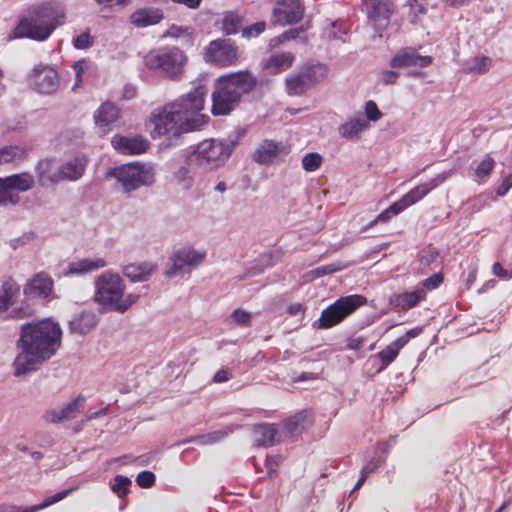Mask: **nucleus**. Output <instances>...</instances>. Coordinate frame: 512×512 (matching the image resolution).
I'll list each match as a JSON object with an SVG mask.
<instances>
[{"instance_id":"nucleus-1","label":"nucleus","mask_w":512,"mask_h":512,"mask_svg":"<svg viewBox=\"0 0 512 512\" xmlns=\"http://www.w3.org/2000/svg\"><path fill=\"white\" fill-rule=\"evenodd\" d=\"M208 78V73H200L191 81L192 88L187 93L152 114L154 131L158 135L172 131V135L163 142L165 147L179 145L184 133L200 131L209 123L210 117L202 113L208 95Z\"/></svg>"},{"instance_id":"nucleus-2","label":"nucleus","mask_w":512,"mask_h":512,"mask_svg":"<svg viewBox=\"0 0 512 512\" xmlns=\"http://www.w3.org/2000/svg\"><path fill=\"white\" fill-rule=\"evenodd\" d=\"M62 335L59 322L52 317L22 323L15 343L14 375H27L49 361L61 347Z\"/></svg>"},{"instance_id":"nucleus-3","label":"nucleus","mask_w":512,"mask_h":512,"mask_svg":"<svg viewBox=\"0 0 512 512\" xmlns=\"http://www.w3.org/2000/svg\"><path fill=\"white\" fill-rule=\"evenodd\" d=\"M66 11L58 1H46L35 5L28 15L18 18L15 27L8 34V40L30 39L43 42L65 23Z\"/></svg>"},{"instance_id":"nucleus-4","label":"nucleus","mask_w":512,"mask_h":512,"mask_svg":"<svg viewBox=\"0 0 512 512\" xmlns=\"http://www.w3.org/2000/svg\"><path fill=\"white\" fill-rule=\"evenodd\" d=\"M246 134L247 128L238 126L226 137L207 138L191 145L186 163L203 173L216 171L226 165Z\"/></svg>"},{"instance_id":"nucleus-5","label":"nucleus","mask_w":512,"mask_h":512,"mask_svg":"<svg viewBox=\"0 0 512 512\" xmlns=\"http://www.w3.org/2000/svg\"><path fill=\"white\" fill-rule=\"evenodd\" d=\"M259 85L257 77L248 69L228 72L214 81L211 94V113L215 117L230 115Z\"/></svg>"},{"instance_id":"nucleus-6","label":"nucleus","mask_w":512,"mask_h":512,"mask_svg":"<svg viewBox=\"0 0 512 512\" xmlns=\"http://www.w3.org/2000/svg\"><path fill=\"white\" fill-rule=\"evenodd\" d=\"M140 298V294L126 293V284L119 273L105 270L94 280L92 300L99 306L102 314L126 313Z\"/></svg>"},{"instance_id":"nucleus-7","label":"nucleus","mask_w":512,"mask_h":512,"mask_svg":"<svg viewBox=\"0 0 512 512\" xmlns=\"http://www.w3.org/2000/svg\"><path fill=\"white\" fill-rule=\"evenodd\" d=\"M106 176L116 179L121 184L123 192L131 193L155 183V168L152 163L131 161L110 168Z\"/></svg>"},{"instance_id":"nucleus-8","label":"nucleus","mask_w":512,"mask_h":512,"mask_svg":"<svg viewBox=\"0 0 512 512\" xmlns=\"http://www.w3.org/2000/svg\"><path fill=\"white\" fill-rule=\"evenodd\" d=\"M329 67L322 62L307 61L285 78V91L289 96H303L328 78Z\"/></svg>"},{"instance_id":"nucleus-9","label":"nucleus","mask_w":512,"mask_h":512,"mask_svg":"<svg viewBox=\"0 0 512 512\" xmlns=\"http://www.w3.org/2000/svg\"><path fill=\"white\" fill-rule=\"evenodd\" d=\"M367 303V298L359 294L341 296L328 307L322 310L321 315L314 323L319 329H330Z\"/></svg>"},{"instance_id":"nucleus-10","label":"nucleus","mask_w":512,"mask_h":512,"mask_svg":"<svg viewBox=\"0 0 512 512\" xmlns=\"http://www.w3.org/2000/svg\"><path fill=\"white\" fill-rule=\"evenodd\" d=\"M146 61L149 68L160 69L169 80L179 81L184 73L187 57L181 49L170 47L157 54H149Z\"/></svg>"},{"instance_id":"nucleus-11","label":"nucleus","mask_w":512,"mask_h":512,"mask_svg":"<svg viewBox=\"0 0 512 512\" xmlns=\"http://www.w3.org/2000/svg\"><path fill=\"white\" fill-rule=\"evenodd\" d=\"M204 61L220 68L234 65L238 58V47L229 38H218L210 41L204 48Z\"/></svg>"},{"instance_id":"nucleus-12","label":"nucleus","mask_w":512,"mask_h":512,"mask_svg":"<svg viewBox=\"0 0 512 512\" xmlns=\"http://www.w3.org/2000/svg\"><path fill=\"white\" fill-rule=\"evenodd\" d=\"M362 11L366 12L367 23L378 36L389 27L395 5L392 0H362Z\"/></svg>"},{"instance_id":"nucleus-13","label":"nucleus","mask_w":512,"mask_h":512,"mask_svg":"<svg viewBox=\"0 0 512 512\" xmlns=\"http://www.w3.org/2000/svg\"><path fill=\"white\" fill-rule=\"evenodd\" d=\"M206 253L197 251L192 247H183L170 256L171 266L166 269L164 275L167 278L184 276L197 268L205 259Z\"/></svg>"},{"instance_id":"nucleus-14","label":"nucleus","mask_w":512,"mask_h":512,"mask_svg":"<svg viewBox=\"0 0 512 512\" xmlns=\"http://www.w3.org/2000/svg\"><path fill=\"white\" fill-rule=\"evenodd\" d=\"M54 287V280L46 272L34 274L23 287V295L27 299L50 297Z\"/></svg>"},{"instance_id":"nucleus-15","label":"nucleus","mask_w":512,"mask_h":512,"mask_svg":"<svg viewBox=\"0 0 512 512\" xmlns=\"http://www.w3.org/2000/svg\"><path fill=\"white\" fill-rule=\"evenodd\" d=\"M111 145L122 155H140L148 150L150 142L142 135L125 136L116 134L111 139Z\"/></svg>"},{"instance_id":"nucleus-16","label":"nucleus","mask_w":512,"mask_h":512,"mask_svg":"<svg viewBox=\"0 0 512 512\" xmlns=\"http://www.w3.org/2000/svg\"><path fill=\"white\" fill-rule=\"evenodd\" d=\"M433 59L428 55L419 54L412 47H405L399 50L390 60L392 68H425L432 63Z\"/></svg>"},{"instance_id":"nucleus-17","label":"nucleus","mask_w":512,"mask_h":512,"mask_svg":"<svg viewBox=\"0 0 512 512\" xmlns=\"http://www.w3.org/2000/svg\"><path fill=\"white\" fill-rule=\"evenodd\" d=\"M35 78V90L41 94H52L59 87V75L57 71L48 66L36 65L32 70Z\"/></svg>"},{"instance_id":"nucleus-18","label":"nucleus","mask_w":512,"mask_h":512,"mask_svg":"<svg viewBox=\"0 0 512 512\" xmlns=\"http://www.w3.org/2000/svg\"><path fill=\"white\" fill-rule=\"evenodd\" d=\"M34 171L37 177V183L40 187L56 186L61 182L59 166H56V161L53 157L40 159L36 163Z\"/></svg>"},{"instance_id":"nucleus-19","label":"nucleus","mask_w":512,"mask_h":512,"mask_svg":"<svg viewBox=\"0 0 512 512\" xmlns=\"http://www.w3.org/2000/svg\"><path fill=\"white\" fill-rule=\"evenodd\" d=\"M99 318L92 310H81L72 314L68 321V330L72 335L85 336L98 324Z\"/></svg>"},{"instance_id":"nucleus-20","label":"nucleus","mask_w":512,"mask_h":512,"mask_svg":"<svg viewBox=\"0 0 512 512\" xmlns=\"http://www.w3.org/2000/svg\"><path fill=\"white\" fill-rule=\"evenodd\" d=\"M285 145L281 141L264 139L253 153V160L259 165H270L278 156L285 153Z\"/></svg>"},{"instance_id":"nucleus-21","label":"nucleus","mask_w":512,"mask_h":512,"mask_svg":"<svg viewBox=\"0 0 512 512\" xmlns=\"http://www.w3.org/2000/svg\"><path fill=\"white\" fill-rule=\"evenodd\" d=\"M164 18V11L161 8L144 6L130 14L129 22L137 28H146L159 24Z\"/></svg>"},{"instance_id":"nucleus-22","label":"nucleus","mask_w":512,"mask_h":512,"mask_svg":"<svg viewBox=\"0 0 512 512\" xmlns=\"http://www.w3.org/2000/svg\"><path fill=\"white\" fill-rule=\"evenodd\" d=\"M89 160L84 153L75 155L59 166L61 181L74 182L79 180L85 173Z\"/></svg>"},{"instance_id":"nucleus-23","label":"nucleus","mask_w":512,"mask_h":512,"mask_svg":"<svg viewBox=\"0 0 512 512\" xmlns=\"http://www.w3.org/2000/svg\"><path fill=\"white\" fill-rule=\"evenodd\" d=\"M157 264L151 261L129 263L122 268V274L132 283L146 282L157 271Z\"/></svg>"},{"instance_id":"nucleus-24","label":"nucleus","mask_w":512,"mask_h":512,"mask_svg":"<svg viewBox=\"0 0 512 512\" xmlns=\"http://www.w3.org/2000/svg\"><path fill=\"white\" fill-rule=\"evenodd\" d=\"M426 298V291L423 288H416L412 291H405L399 294H393L389 298V304L394 308H401L407 311L416 307Z\"/></svg>"},{"instance_id":"nucleus-25","label":"nucleus","mask_w":512,"mask_h":512,"mask_svg":"<svg viewBox=\"0 0 512 512\" xmlns=\"http://www.w3.org/2000/svg\"><path fill=\"white\" fill-rule=\"evenodd\" d=\"M85 405V398L81 395L67 403L60 410H50L47 412V420L52 423L74 419Z\"/></svg>"},{"instance_id":"nucleus-26","label":"nucleus","mask_w":512,"mask_h":512,"mask_svg":"<svg viewBox=\"0 0 512 512\" xmlns=\"http://www.w3.org/2000/svg\"><path fill=\"white\" fill-rule=\"evenodd\" d=\"M34 186V178L28 172L15 173L1 177L4 192H26Z\"/></svg>"},{"instance_id":"nucleus-27","label":"nucleus","mask_w":512,"mask_h":512,"mask_svg":"<svg viewBox=\"0 0 512 512\" xmlns=\"http://www.w3.org/2000/svg\"><path fill=\"white\" fill-rule=\"evenodd\" d=\"M255 445L257 447H271L279 442L277 440L278 428L274 423H260L253 428Z\"/></svg>"},{"instance_id":"nucleus-28","label":"nucleus","mask_w":512,"mask_h":512,"mask_svg":"<svg viewBox=\"0 0 512 512\" xmlns=\"http://www.w3.org/2000/svg\"><path fill=\"white\" fill-rule=\"evenodd\" d=\"M120 109L111 102H103L94 113V120L97 127L105 128L115 123L120 118Z\"/></svg>"},{"instance_id":"nucleus-29","label":"nucleus","mask_w":512,"mask_h":512,"mask_svg":"<svg viewBox=\"0 0 512 512\" xmlns=\"http://www.w3.org/2000/svg\"><path fill=\"white\" fill-rule=\"evenodd\" d=\"M105 266L106 261L103 258H84L79 261L70 262L64 272V275H84L86 273L103 268Z\"/></svg>"},{"instance_id":"nucleus-30","label":"nucleus","mask_w":512,"mask_h":512,"mask_svg":"<svg viewBox=\"0 0 512 512\" xmlns=\"http://www.w3.org/2000/svg\"><path fill=\"white\" fill-rule=\"evenodd\" d=\"M294 61L295 56L291 52L276 53L266 60L263 68L269 70L272 75H277L291 68Z\"/></svg>"},{"instance_id":"nucleus-31","label":"nucleus","mask_w":512,"mask_h":512,"mask_svg":"<svg viewBox=\"0 0 512 512\" xmlns=\"http://www.w3.org/2000/svg\"><path fill=\"white\" fill-rule=\"evenodd\" d=\"M20 286L12 278L4 281L0 287V304L2 309L8 311L17 301Z\"/></svg>"},{"instance_id":"nucleus-32","label":"nucleus","mask_w":512,"mask_h":512,"mask_svg":"<svg viewBox=\"0 0 512 512\" xmlns=\"http://www.w3.org/2000/svg\"><path fill=\"white\" fill-rule=\"evenodd\" d=\"M233 427L226 426L219 430H215L206 434L197 435L195 437H190L183 441V443H197L199 445H208L214 444L223 441L227 438L231 433H233Z\"/></svg>"},{"instance_id":"nucleus-33","label":"nucleus","mask_w":512,"mask_h":512,"mask_svg":"<svg viewBox=\"0 0 512 512\" xmlns=\"http://www.w3.org/2000/svg\"><path fill=\"white\" fill-rule=\"evenodd\" d=\"M402 347L396 340L387 345L383 350L374 355L379 360L380 365L376 369V373L384 371L391 363L395 361Z\"/></svg>"},{"instance_id":"nucleus-34","label":"nucleus","mask_w":512,"mask_h":512,"mask_svg":"<svg viewBox=\"0 0 512 512\" xmlns=\"http://www.w3.org/2000/svg\"><path fill=\"white\" fill-rule=\"evenodd\" d=\"M369 124L367 121L362 117H355L350 119L349 121L343 123L339 127V133L340 135L345 139H353L355 138L360 132L367 129Z\"/></svg>"},{"instance_id":"nucleus-35","label":"nucleus","mask_w":512,"mask_h":512,"mask_svg":"<svg viewBox=\"0 0 512 512\" xmlns=\"http://www.w3.org/2000/svg\"><path fill=\"white\" fill-rule=\"evenodd\" d=\"M404 211V208L397 201L390 204L386 209H384L381 213H379L372 221H370L365 227L362 228V231H367L368 229L374 227L378 223H387L393 216L399 215Z\"/></svg>"},{"instance_id":"nucleus-36","label":"nucleus","mask_w":512,"mask_h":512,"mask_svg":"<svg viewBox=\"0 0 512 512\" xmlns=\"http://www.w3.org/2000/svg\"><path fill=\"white\" fill-rule=\"evenodd\" d=\"M427 187L424 186V184H419L416 187L409 190L406 194H404L398 202L401 204V206L405 209L408 207L416 204L420 200H422L425 196H427L429 193L427 192Z\"/></svg>"},{"instance_id":"nucleus-37","label":"nucleus","mask_w":512,"mask_h":512,"mask_svg":"<svg viewBox=\"0 0 512 512\" xmlns=\"http://www.w3.org/2000/svg\"><path fill=\"white\" fill-rule=\"evenodd\" d=\"M242 17L234 11L226 12L222 19V32L225 36L234 35L239 32Z\"/></svg>"},{"instance_id":"nucleus-38","label":"nucleus","mask_w":512,"mask_h":512,"mask_svg":"<svg viewBox=\"0 0 512 512\" xmlns=\"http://www.w3.org/2000/svg\"><path fill=\"white\" fill-rule=\"evenodd\" d=\"M303 31V26H299L282 32L280 35L275 36L269 40L268 49L273 50L287 41L296 39Z\"/></svg>"},{"instance_id":"nucleus-39","label":"nucleus","mask_w":512,"mask_h":512,"mask_svg":"<svg viewBox=\"0 0 512 512\" xmlns=\"http://www.w3.org/2000/svg\"><path fill=\"white\" fill-rule=\"evenodd\" d=\"M131 485L132 481L128 476L118 474L114 477V483L111 485V490L120 499H123L130 493Z\"/></svg>"},{"instance_id":"nucleus-40","label":"nucleus","mask_w":512,"mask_h":512,"mask_svg":"<svg viewBox=\"0 0 512 512\" xmlns=\"http://www.w3.org/2000/svg\"><path fill=\"white\" fill-rule=\"evenodd\" d=\"M323 162V157L317 152H309L302 158V167L306 172L318 170Z\"/></svg>"},{"instance_id":"nucleus-41","label":"nucleus","mask_w":512,"mask_h":512,"mask_svg":"<svg viewBox=\"0 0 512 512\" xmlns=\"http://www.w3.org/2000/svg\"><path fill=\"white\" fill-rule=\"evenodd\" d=\"M94 37L90 33V29H86L84 32L73 37L72 44L76 50H87L94 45Z\"/></svg>"},{"instance_id":"nucleus-42","label":"nucleus","mask_w":512,"mask_h":512,"mask_svg":"<svg viewBox=\"0 0 512 512\" xmlns=\"http://www.w3.org/2000/svg\"><path fill=\"white\" fill-rule=\"evenodd\" d=\"M439 257L440 251L437 248H430L420 256L419 261L424 267L433 270L437 267H441V263L438 262Z\"/></svg>"},{"instance_id":"nucleus-43","label":"nucleus","mask_w":512,"mask_h":512,"mask_svg":"<svg viewBox=\"0 0 512 512\" xmlns=\"http://www.w3.org/2000/svg\"><path fill=\"white\" fill-rule=\"evenodd\" d=\"M305 418L304 412L296 413L293 416H290L283 422V426L287 434L290 436H293L300 426V424L303 422Z\"/></svg>"},{"instance_id":"nucleus-44","label":"nucleus","mask_w":512,"mask_h":512,"mask_svg":"<svg viewBox=\"0 0 512 512\" xmlns=\"http://www.w3.org/2000/svg\"><path fill=\"white\" fill-rule=\"evenodd\" d=\"M135 482L140 488L149 489L155 485L156 476L150 470H143L137 474Z\"/></svg>"},{"instance_id":"nucleus-45","label":"nucleus","mask_w":512,"mask_h":512,"mask_svg":"<svg viewBox=\"0 0 512 512\" xmlns=\"http://www.w3.org/2000/svg\"><path fill=\"white\" fill-rule=\"evenodd\" d=\"M364 113L366 117V121L369 124V122H376L380 120L383 116V113L378 108L377 104L373 100H368L365 102L364 105Z\"/></svg>"},{"instance_id":"nucleus-46","label":"nucleus","mask_w":512,"mask_h":512,"mask_svg":"<svg viewBox=\"0 0 512 512\" xmlns=\"http://www.w3.org/2000/svg\"><path fill=\"white\" fill-rule=\"evenodd\" d=\"M495 166L494 159L487 155L476 167L475 174L478 178L488 177Z\"/></svg>"},{"instance_id":"nucleus-47","label":"nucleus","mask_w":512,"mask_h":512,"mask_svg":"<svg viewBox=\"0 0 512 512\" xmlns=\"http://www.w3.org/2000/svg\"><path fill=\"white\" fill-rule=\"evenodd\" d=\"M406 5L410 7L409 16L411 23H416L418 16L425 15L428 11L427 7L423 3L419 2V0H415V2L407 0Z\"/></svg>"},{"instance_id":"nucleus-48","label":"nucleus","mask_w":512,"mask_h":512,"mask_svg":"<svg viewBox=\"0 0 512 512\" xmlns=\"http://www.w3.org/2000/svg\"><path fill=\"white\" fill-rule=\"evenodd\" d=\"M386 462V455H377L372 457L366 464L362 467L361 472L365 475L369 476L374 473L378 468H380Z\"/></svg>"},{"instance_id":"nucleus-49","label":"nucleus","mask_w":512,"mask_h":512,"mask_svg":"<svg viewBox=\"0 0 512 512\" xmlns=\"http://www.w3.org/2000/svg\"><path fill=\"white\" fill-rule=\"evenodd\" d=\"M330 26L331 28L327 31L330 40L342 39V36L347 34V28L341 20L332 21Z\"/></svg>"},{"instance_id":"nucleus-50","label":"nucleus","mask_w":512,"mask_h":512,"mask_svg":"<svg viewBox=\"0 0 512 512\" xmlns=\"http://www.w3.org/2000/svg\"><path fill=\"white\" fill-rule=\"evenodd\" d=\"M266 29V22L265 21H257L249 26H246L242 29V37L244 38H251V37H257L260 34H262Z\"/></svg>"},{"instance_id":"nucleus-51","label":"nucleus","mask_w":512,"mask_h":512,"mask_svg":"<svg viewBox=\"0 0 512 512\" xmlns=\"http://www.w3.org/2000/svg\"><path fill=\"white\" fill-rule=\"evenodd\" d=\"M444 281V275L441 271L433 273L431 276L426 278L422 282V287L424 290L427 289L429 291H432L434 289H437Z\"/></svg>"},{"instance_id":"nucleus-52","label":"nucleus","mask_w":512,"mask_h":512,"mask_svg":"<svg viewBox=\"0 0 512 512\" xmlns=\"http://www.w3.org/2000/svg\"><path fill=\"white\" fill-rule=\"evenodd\" d=\"M230 316L234 323L242 326H248L252 319L251 313L241 308L234 309Z\"/></svg>"},{"instance_id":"nucleus-53","label":"nucleus","mask_w":512,"mask_h":512,"mask_svg":"<svg viewBox=\"0 0 512 512\" xmlns=\"http://www.w3.org/2000/svg\"><path fill=\"white\" fill-rule=\"evenodd\" d=\"M343 266L339 263H330L327 265L316 267L312 273L315 277H322L325 275H329L335 272L340 271Z\"/></svg>"},{"instance_id":"nucleus-54","label":"nucleus","mask_w":512,"mask_h":512,"mask_svg":"<svg viewBox=\"0 0 512 512\" xmlns=\"http://www.w3.org/2000/svg\"><path fill=\"white\" fill-rule=\"evenodd\" d=\"M303 16V12L299 8H290V10H285L282 25L286 24H296L298 23Z\"/></svg>"},{"instance_id":"nucleus-55","label":"nucleus","mask_w":512,"mask_h":512,"mask_svg":"<svg viewBox=\"0 0 512 512\" xmlns=\"http://www.w3.org/2000/svg\"><path fill=\"white\" fill-rule=\"evenodd\" d=\"M423 332V327H414L406 331V333L396 339L398 344L403 348L411 339L416 338Z\"/></svg>"},{"instance_id":"nucleus-56","label":"nucleus","mask_w":512,"mask_h":512,"mask_svg":"<svg viewBox=\"0 0 512 512\" xmlns=\"http://www.w3.org/2000/svg\"><path fill=\"white\" fill-rule=\"evenodd\" d=\"M6 312H7V314L4 316V319H6V320L7 319L20 320V319H24L30 315L28 310L26 308H24L23 306L14 307L12 309H9Z\"/></svg>"},{"instance_id":"nucleus-57","label":"nucleus","mask_w":512,"mask_h":512,"mask_svg":"<svg viewBox=\"0 0 512 512\" xmlns=\"http://www.w3.org/2000/svg\"><path fill=\"white\" fill-rule=\"evenodd\" d=\"M449 174H450L449 172L439 173L434 178L429 180L428 182L423 183L424 186H426L428 188L427 192L430 193L432 190H434L435 188L440 186L442 183H444L447 180V178L449 177Z\"/></svg>"},{"instance_id":"nucleus-58","label":"nucleus","mask_w":512,"mask_h":512,"mask_svg":"<svg viewBox=\"0 0 512 512\" xmlns=\"http://www.w3.org/2000/svg\"><path fill=\"white\" fill-rule=\"evenodd\" d=\"M512 188V173L507 174L501 184L496 188V195L499 197H504L509 190Z\"/></svg>"},{"instance_id":"nucleus-59","label":"nucleus","mask_w":512,"mask_h":512,"mask_svg":"<svg viewBox=\"0 0 512 512\" xmlns=\"http://www.w3.org/2000/svg\"><path fill=\"white\" fill-rule=\"evenodd\" d=\"M20 202V196L14 192H3L0 206H7L8 204L17 205Z\"/></svg>"},{"instance_id":"nucleus-60","label":"nucleus","mask_w":512,"mask_h":512,"mask_svg":"<svg viewBox=\"0 0 512 512\" xmlns=\"http://www.w3.org/2000/svg\"><path fill=\"white\" fill-rule=\"evenodd\" d=\"M305 312H306V307L303 303H293V304H290L287 309H286V313L289 315V316H297V315H301V319L304 318L305 316Z\"/></svg>"},{"instance_id":"nucleus-61","label":"nucleus","mask_w":512,"mask_h":512,"mask_svg":"<svg viewBox=\"0 0 512 512\" xmlns=\"http://www.w3.org/2000/svg\"><path fill=\"white\" fill-rule=\"evenodd\" d=\"M366 338L364 336L359 337H348L346 339V349L348 350H359L365 343Z\"/></svg>"},{"instance_id":"nucleus-62","label":"nucleus","mask_w":512,"mask_h":512,"mask_svg":"<svg viewBox=\"0 0 512 512\" xmlns=\"http://www.w3.org/2000/svg\"><path fill=\"white\" fill-rule=\"evenodd\" d=\"M399 77V73L395 70H385L382 72L381 81L385 85L395 84Z\"/></svg>"},{"instance_id":"nucleus-63","label":"nucleus","mask_w":512,"mask_h":512,"mask_svg":"<svg viewBox=\"0 0 512 512\" xmlns=\"http://www.w3.org/2000/svg\"><path fill=\"white\" fill-rule=\"evenodd\" d=\"M187 30H188L187 27L178 26V25L173 24L165 32L164 37L165 36H170V37H173V38H178Z\"/></svg>"},{"instance_id":"nucleus-64","label":"nucleus","mask_w":512,"mask_h":512,"mask_svg":"<svg viewBox=\"0 0 512 512\" xmlns=\"http://www.w3.org/2000/svg\"><path fill=\"white\" fill-rule=\"evenodd\" d=\"M230 380V373L227 369L218 370L214 376L212 381L214 383H225Z\"/></svg>"}]
</instances>
